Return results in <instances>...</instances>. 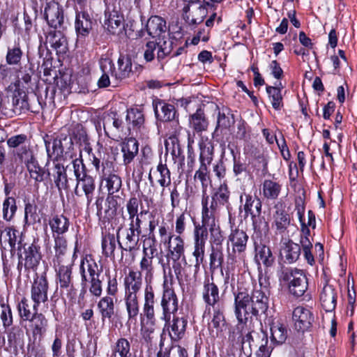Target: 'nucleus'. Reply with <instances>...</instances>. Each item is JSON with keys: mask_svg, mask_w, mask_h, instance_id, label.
Listing matches in <instances>:
<instances>
[{"mask_svg": "<svg viewBox=\"0 0 357 357\" xmlns=\"http://www.w3.org/2000/svg\"><path fill=\"white\" fill-rule=\"evenodd\" d=\"M278 275L280 281L288 283L289 291L294 296L300 297L307 291V279L301 270L282 267Z\"/></svg>", "mask_w": 357, "mask_h": 357, "instance_id": "39448f33", "label": "nucleus"}, {"mask_svg": "<svg viewBox=\"0 0 357 357\" xmlns=\"http://www.w3.org/2000/svg\"><path fill=\"white\" fill-rule=\"evenodd\" d=\"M79 186L86 198V206H89L93 199V194L96 188L93 178L88 175L82 177L80 180L77 181L75 194L78 197H81L82 195L81 192L79 190Z\"/></svg>", "mask_w": 357, "mask_h": 357, "instance_id": "393cba45", "label": "nucleus"}, {"mask_svg": "<svg viewBox=\"0 0 357 357\" xmlns=\"http://www.w3.org/2000/svg\"><path fill=\"white\" fill-rule=\"evenodd\" d=\"M22 162L26 165L30 177L36 182L40 183L44 180L45 171L39 166L34 155L32 156L31 160H24Z\"/></svg>", "mask_w": 357, "mask_h": 357, "instance_id": "a18cd8bd", "label": "nucleus"}, {"mask_svg": "<svg viewBox=\"0 0 357 357\" xmlns=\"http://www.w3.org/2000/svg\"><path fill=\"white\" fill-rule=\"evenodd\" d=\"M123 165L131 163L139 152V143L132 137L126 139L121 145Z\"/></svg>", "mask_w": 357, "mask_h": 357, "instance_id": "7c9ffc66", "label": "nucleus"}, {"mask_svg": "<svg viewBox=\"0 0 357 357\" xmlns=\"http://www.w3.org/2000/svg\"><path fill=\"white\" fill-rule=\"evenodd\" d=\"M23 56V52L20 43L10 45L7 48L6 61L10 66H18L20 64Z\"/></svg>", "mask_w": 357, "mask_h": 357, "instance_id": "09e8293b", "label": "nucleus"}, {"mask_svg": "<svg viewBox=\"0 0 357 357\" xmlns=\"http://www.w3.org/2000/svg\"><path fill=\"white\" fill-rule=\"evenodd\" d=\"M202 298L207 306L215 307L218 305H223L224 302L221 300L219 289L213 282V278H207L204 282L202 291Z\"/></svg>", "mask_w": 357, "mask_h": 357, "instance_id": "9b49d317", "label": "nucleus"}, {"mask_svg": "<svg viewBox=\"0 0 357 357\" xmlns=\"http://www.w3.org/2000/svg\"><path fill=\"white\" fill-rule=\"evenodd\" d=\"M62 30L50 31L46 37V42L56 50L57 54H64L68 50V42Z\"/></svg>", "mask_w": 357, "mask_h": 357, "instance_id": "a878e982", "label": "nucleus"}, {"mask_svg": "<svg viewBox=\"0 0 357 357\" xmlns=\"http://www.w3.org/2000/svg\"><path fill=\"white\" fill-rule=\"evenodd\" d=\"M271 333V340L273 344H283L288 336V331L286 326L279 320L273 319L269 324Z\"/></svg>", "mask_w": 357, "mask_h": 357, "instance_id": "58836bf2", "label": "nucleus"}, {"mask_svg": "<svg viewBox=\"0 0 357 357\" xmlns=\"http://www.w3.org/2000/svg\"><path fill=\"white\" fill-rule=\"evenodd\" d=\"M207 236L208 232L202 229L199 231H195V245L192 255L195 258V266L196 268H199V266L204 261Z\"/></svg>", "mask_w": 357, "mask_h": 357, "instance_id": "6ab92c4d", "label": "nucleus"}, {"mask_svg": "<svg viewBox=\"0 0 357 357\" xmlns=\"http://www.w3.org/2000/svg\"><path fill=\"white\" fill-rule=\"evenodd\" d=\"M49 225L51 228L52 236H64L68 231L70 221L63 215H54L49 219Z\"/></svg>", "mask_w": 357, "mask_h": 357, "instance_id": "f704fd0d", "label": "nucleus"}, {"mask_svg": "<svg viewBox=\"0 0 357 357\" xmlns=\"http://www.w3.org/2000/svg\"><path fill=\"white\" fill-rule=\"evenodd\" d=\"M59 268L56 273V278L60 289L66 290L70 292L74 290V284L72 277V266L73 264L64 265H56Z\"/></svg>", "mask_w": 357, "mask_h": 357, "instance_id": "f3484780", "label": "nucleus"}, {"mask_svg": "<svg viewBox=\"0 0 357 357\" xmlns=\"http://www.w3.org/2000/svg\"><path fill=\"white\" fill-rule=\"evenodd\" d=\"M296 210L297 211V215L299 219V221L301 224V231L302 235L300 239V243L301 245L302 249L307 250L312 248V243L308 238L310 235V229L305 225V223L303 220L304 218V211L305 208L303 206V203L302 200L300 199L299 202H296Z\"/></svg>", "mask_w": 357, "mask_h": 357, "instance_id": "c85d7f7f", "label": "nucleus"}, {"mask_svg": "<svg viewBox=\"0 0 357 357\" xmlns=\"http://www.w3.org/2000/svg\"><path fill=\"white\" fill-rule=\"evenodd\" d=\"M282 185L271 179H264L261 184L263 197L268 200H275L279 197Z\"/></svg>", "mask_w": 357, "mask_h": 357, "instance_id": "a19ab883", "label": "nucleus"}, {"mask_svg": "<svg viewBox=\"0 0 357 357\" xmlns=\"http://www.w3.org/2000/svg\"><path fill=\"white\" fill-rule=\"evenodd\" d=\"M189 122L190 126L197 132L206 130L208 126V121L204 112L200 108L197 109L195 113L190 116Z\"/></svg>", "mask_w": 357, "mask_h": 357, "instance_id": "79ce46f5", "label": "nucleus"}, {"mask_svg": "<svg viewBox=\"0 0 357 357\" xmlns=\"http://www.w3.org/2000/svg\"><path fill=\"white\" fill-rule=\"evenodd\" d=\"M22 249L23 252L19 255L18 271L21 272L23 266L25 271H35L41 259L40 248L34 243H25Z\"/></svg>", "mask_w": 357, "mask_h": 357, "instance_id": "423d86ee", "label": "nucleus"}, {"mask_svg": "<svg viewBox=\"0 0 357 357\" xmlns=\"http://www.w3.org/2000/svg\"><path fill=\"white\" fill-rule=\"evenodd\" d=\"M195 181H199L201 183L202 188V197L208 196L206 193L207 188L211 183L208 167H199L195 172L194 176Z\"/></svg>", "mask_w": 357, "mask_h": 357, "instance_id": "5fc2aeb1", "label": "nucleus"}, {"mask_svg": "<svg viewBox=\"0 0 357 357\" xmlns=\"http://www.w3.org/2000/svg\"><path fill=\"white\" fill-rule=\"evenodd\" d=\"M141 234L136 233L135 231L131 230L128 227L126 230V248H123L120 242H119V246L122 250L132 252L134 250L137 245L139 241V236ZM118 241H119L118 240Z\"/></svg>", "mask_w": 357, "mask_h": 357, "instance_id": "4d7b16f0", "label": "nucleus"}, {"mask_svg": "<svg viewBox=\"0 0 357 357\" xmlns=\"http://www.w3.org/2000/svg\"><path fill=\"white\" fill-rule=\"evenodd\" d=\"M44 141L48 158L54 157L53 162L70 160L79 153L70 135L60 133L54 138L47 135Z\"/></svg>", "mask_w": 357, "mask_h": 357, "instance_id": "f03ea898", "label": "nucleus"}, {"mask_svg": "<svg viewBox=\"0 0 357 357\" xmlns=\"http://www.w3.org/2000/svg\"><path fill=\"white\" fill-rule=\"evenodd\" d=\"M116 249V239L112 234H107L102 236V250L105 257L114 259V250Z\"/></svg>", "mask_w": 357, "mask_h": 357, "instance_id": "603ef678", "label": "nucleus"}, {"mask_svg": "<svg viewBox=\"0 0 357 357\" xmlns=\"http://www.w3.org/2000/svg\"><path fill=\"white\" fill-rule=\"evenodd\" d=\"M48 288V282L45 274L40 276L37 275L34 278L31 289V296L33 301V310H36L41 303L47 301Z\"/></svg>", "mask_w": 357, "mask_h": 357, "instance_id": "1a4fd4ad", "label": "nucleus"}, {"mask_svg": "<svg viewBox=\"0 0 357 357\" xmlns=\"http://www.w3.org/2000/svg\"><path fill=\"white\" fill-rule=\"evenodd\" d=\"M230 191L226 183L221 184L218 188L213 192L210 203H213L216 207L218 205H225L229 203Z\"/></svg>", "mask_w": 357, "mask_h": 357, "instance_id": "de8ad7c7", "label": "nucleus"}, {"mask_svg": "<svg viewBox=\"0 0 357 357\" xmlns=\"http://www.w3.org/2000/svg\"><path fill=\"white\" fill-rule=\"evenodd\" d=\"M71 160L73 165L74 174L77 181L80 180L85 176H88L85 171V165L82 159L81 151H79L77 156Z\"/></svg>", "mask_w": 357, "mask_h": 357, "instance_id": "774afa93", "label": "nucleus"}, {"mask_svg": "<svg viewBox=\"0 0 357 357\" xmlns=\"http://www.w3.org/2000/svg\"><path fill=\"white\" fill-rule=\"evenodd\" d=\"M157 171L160 174V178L158 180V183L161 187H162V194H163L165 188L171 184V173L169 169L167 168V165L163 164L162 162H160L157 166Z\"/></svg>", "mask_w": 357, "mask_h": 357, "instance_id": "680f3d73", "label": "nucleus"}, {"mask_svg": "<svg viewBox=\"0 0 357 357\" xmlns=\"http://www.w3.org/2000/svg\"><path fill=\"white\" fill-rule=\"evenodd\" d=\"M80 274L83 289L79 294V297L83 298L86 291L84 288L86 282L99 278L100 271L96 262L86 261V263H84L82 261L80 265Z\"/></svg>", "mask_w": 357, "mask_h": 357, "instance_id": "412c9836", "label": "nucleus"}, {"mask_svg": "<svg viewBox=\"0 0 357 357\" xmlns=\"http://www.w3.org/2000/svg\"><path fill=\"white\" fill-rule=\"evenodd\" d=\"M165 243L167 241L165 240ZM168 255L169 259H185V243L180 236L170 235L168 237Z\"/></svg>", "mask_w": 357, "mask_h": 357, "instance_id": "bb28decb", "label": "nucleus"}, {"mask_svg": "<svg viewBox=\"0 0 357 357\" xmlns=\"http://www.w3.org/2000/svg\"><path fill=\"white\" fill-rule=\"evenodd\" d=\"M164 271L163 294L161 300V306L162 307V316L161 319L165 322H169L171 319V314H174L178 310V298L173 289L168 287L167 284L166 269Z\"/></svg>", "mask_w": 357, "mask_h": 357, "instance_id": "6e6552de", "label": "nucleus"}, {"mask_svg": "<svg viewBox=\"0 0 357 357\" xmlns=\"http://www.w3.org/2000/svg\"><path fill=\"white\" fill-rule=\"evenodd\" d=\"M155 43H157V56L159 60L164 59L172 52L173 43L170 40H165V35H162L160 38H157Z\"/></svg>", "mask_w": 357, "mask_h": 357, "instance_id": "bf43d9fd", "label": "nucleus"}, {"mask_svg": "<svg viewBox=\"0 0 357 357\" xmlns=\"http://www.w3.org/2000/svg\"><path fill=\"white\" fill-rule=\"evenodd\" d=\"M102 182L107 189L108 195H112L119 191L122 186L121 177L116 174H107L102 176Z\"/></svg>", "mask_w": 357, "mask_h": 357, "instance_id": "8fccbe9b", "label": "nucleus"}, {"mask_svg": "<svg viewBox=\"0 0 357 357\" xmlns=\"http://www.w3.org/2000/svg\"><path fill=\"white\" fill-rule=\"evenodd\" d=\"M104 27L112 34H120L124 29L123 15L114 10L106 12Z\"/></svg>", "mask_w": 357, "mask_h": 357, "instance_id": "aec40b11", "label": "nucleus"}, {"mask_svg": "<svg viewBox=\"0 0 357 357\" xmlns=\"http://www.w3.org/2000/svg\"><path fill=\"white\" fill-rule=\"evenodd\" d=\"M132 73L131 58L127 54H121L118 59V69L112 73L117 81L128 78Z\"/></svg>", "mask_w": 357, "mask_h": 357, "instance_id": "e433bc0d", "label": "nucleus"}, {"mask_svg": "<svg viewBox=\"0 0 357 357\" xmlns=\"http://www.w3.org/2000/svg\"><path fill=\"white\" fill-rule=\"evenodd\" d=\"M266 92L271 98V104L275 109H280L282 106V96L279 86H267Z\"/></svg>", "mask_w": 357, "mask_h": 357, "instance_id": "69168bd1", "label": "nucleus"}, {"mask_svg": "<svg viewBox=\"0 0 357 357\" xmlns=\"http://www.w3.org/2000/svg\"><path fill=\"white\" fill-rule=\"evenodd\" d=\"M234 115L231 114L229 109H219L217 118V125L215 126L213 135H218V132H222L224 130H229L234 124Z\"/></svg>", "mask_w": 357, "mask_h": 357, "instance_id": "ea45409f", "label": "nucleus"}, {"mask_svg": "<svg viewBox=\"0 0 357 357\" xmlns=\"http://www.w3.org/2000/svg\"><path fill=\"white\" fill-rule=\"evenodd\" d=\"M125 295L138 296L142 287V272L130 271L124 278Z\"/></svg>", "mask_w": 357, "mask_h": 357, "instance_id": "b1692460", "label": "nucleus"}, {"mask_svg": "<svg viewBox=\"0 0 357 357\" xmlns=\"http://www.w3.org/2000/svg\"><path fill=\"white\" fill-rule=\"evenodd\" d=\"M98 308L101 314L102 321L105 319H110L114 314V301L113 298L109 296L102 297L98 303Z\"/></svg>", "mask_w": 357, "mask_h": 357, "instance_id": "c03bdc74", "label": "nucleus"}, {"mask_svg": "<svg viewBox=\"0 0 357 357\" xmlns=\"http://www.w3.org/2000/svg\"><path fill=\"white\" fill-rule=\"evenodd\" d=\"M92 24L93 20L88 13L85 11L77 13L75 28L78 37L88 36L92 29Z\"/></svg>", "mask_w": 357, "mask_h": 357, "instance_id": "c756f323", "label": "nucleus"}, {"mask_svg": "<svg viewBox=\"0 0 357 357\" xmlns=\"http://www.w3.org/2000/svg\"><path fill=\"white\" fill-rule=\"evenodd\" d=\"M240 202L245 215L251 216L255 234L266 235L268 231V224L261 216L262 204L260 199L244 191L240 195Z\"/></svg>", "mask_w": 357, "mask_h": 357, "instance_id": "7ed1b4c3", "label": "nucleus"}, {"mask_svg": "<svg viewBox=\"0 0 357 357\" xmlns=\"http://www.w3.org/2000/svg\"><path fill=\"white\" fill-rule=\"evenodd\" d=\"M272 227L275 229V234H282L288 229L291 223L289 215L284 210L282 204L278 202L274 206Z\"/></svg>", "mask_w": 357, "mask_h": 357, "instance_id": "ddd939ff", "label": "nucleus"}, {"mask_svg": "<svg viewBox=\"0 0 357 357\" xmlns=\"http://www.w3.org/2000/svg\"><path fill=\"white\" fill-rule=\"evenodd\" d=\"M48 176H52L58 190L61 192L62 190H68L69 188V180L66 174V167L59 162L54 161V168L52 173L48 172Z\"/></svg>", "mask_w": 357, "mask_h": 357, "instance_id": "5701e85b", "label": "nucleus"}, {"mask_svg": "<svg viewBox=\"0 0 357 357\" xmlns=\"http://www.w3.org/2000/svg\"><path fill=\"white\" fill-rule=\"evenodd\" d=\"M29 321L32 322L33 334L42 335L46 332L47 320L45 315L38 312V308L35 310V314L33 318Z\"/></svg>", "mask_w": 357, "mask_h": 357, "instance_id": "3c124183", "label": "nucleus"}, {"mask_svg": "<svg viewBox=\"0 0 357 357\" xmlns=\"http://www.w3.org/2000/svg\"><path fill=\"white\" fill-rule=\"evenodd\" d=\"M7 144L13 149V153L21 162L31 160L33 155L30 140L24 134L16 135L7 140Z\"/></svg>", "mask_w": 357, "mask_h": 357, "instance_id": "0eeeda50", "label": "nucleus"}, {"mask_svg": "<svg viewBox=\"0 0 357 357\" xmlns=\"http://www.w3.org/2000/svg\"><path fill=\"white\" fill-rule=\"evenodd\" d=\"M301 246L294 243L291 239H285L282 244L280 255L288 264L296 261L301 255Z\"/></svg>", "mask_w": 357, "mask_h": 357, "instance_id": "c9c22d12", "label": "nucleus"}, {"mask_svg": "<svg viewBox=\"0 0 357 357\" xmlns=\"http://www.w3.org/2000/svg\"><path fill=\"white\" fill-rule=\"evenodd\" d=\"M187 324L188 320L185 317L174 316L172 321L166 322L165 327L167 326L171 339L178 341L183 337Z\"/></svg>", "mask_w": 357, "mask_h": 357, "instance_id": "4be33fe9", "label": "nucleus"}, {"mask_svg": "<svg viewBox=\"0 0 357 357\" xmlns=\"http://www.w3.org/2000/svg\"><path fill=\"white\" fill-rule=\"evenodd\" d=\"M17 310L19 312L20 317L24 321H29L35 314V310L33 306L31 305L29 301L26 298H23L17 305Z\"/></svg>", "mask_w": 357, "mask_h": 357, "instance_id": "052dcab7", "label": "nucleus"}, {"mask_svg": "<svg viewBox=\"0 0 357 357\" xmlns=\"http://www.w3.org/2000/svg\"><path fill=\"white\" fill-rule=\"evenodd\" d=\"M209 196H206L202 199V225L197 226L195 231L199 229L210 231L211 238L215 243L219 244L222 240V236L220 230L217 220L218 207L213 205V203H208Z\"/></svg>", "mask_w": 357, "mask_h": 357, "instance_id": "20e7f679", "label": "nucleus"}, {"mask_svg": "<svg viewBox=\"0 0 357 357\" xmlns=\"http://www.w3.org/2000/svg\"><path fill=\"white\" fill-rule=\"evenodd\" d=\"M211 321L208 324V329L213 337H218L227 328L225 317V305L212 308Z\"/></svg>", "mask_w": 357, "mask_h": 357, "instance_id": "f8f14e48", "label": "nucleus"}, {"mask_svg": "<svg viewBox=\"0 0 357 357\" xmlns=\"http://www.w3.org/2000/svg\"><path fill=\"white\" fill-rule=\"evenodd\" d=\"M17 211L16 201L13 197H8L3 203V218L10 221Z\"/></svg>", "mask_w": 357, "mask_h": 357, "instance_id": "0e129e2a", "label": "nucleus"}, {"mask_svg": "<svg viewBox=\"0 0 357 357\" xmlns=\"http://www.w3.org/2000/svg\"><path fill=\"white\" fill-rule=\"evenodd\" d=\"M216 244L215 248H213L210 255V268L212 271L221 268L224 261V255L221 247Z\"/></svg>", "mask_w": 357, "mask_h": 357, "instance_id": "13d9d810", "label": "nucleus"}, {"mask_svg": "<svg viewBox=\"0 0 357 357\" xmlns=\"http://www.w3.org/2000/svg\"><path fill=\"white\" fill-rule=\"evenodd\" d=\"M15 86L12 97L13 111L15 114H20L30 109L28 96L24 90L20 88V81L15 83Z\"/></svg>", "mask_w": 357, "mask_h": 357, "instance_id": "a211bd4d", "label": "nucleus"}, {"mask_svg": "<svg viewBox=\"0 0 357 357\" xmlns=\"http://www.w3.org/2000/svg\"><path fill=\"white\" fill-rule=\"evenodd\" d=\"M255 245L256 250L255 257L257 260L261 261L266 267L272 266L275 258L273 256L270 248L261 243L257 244V242H255Z\"/></svg>", "mask_w": 357, "mask_h": 357, "instance_id": "37998d69", "label": "nucleus"}, {"mask_svg": "<svg viewBox=\"0 0 357 357\" xmlns=\"http://www.w3.org/2000/svg\"><path fill=\"white\" fill-rule=\"evenodd\" d=\"M229 240L234 253L241 254L245 252L248 240V236L242 229H235L231 230Z\"/></svg>", "mask_w": 357, "mask_h": 357, "instance_id": "473e14b6", "label": "nucleus"}, {"mask_svg": "<svg viewBox=\"0 0 357 357\" xmlns=\"http://www.w3.org/2000/svg\"><path fill=\"white\" fill-rule=\"evenodd\" d=\"M320 301L326 312H332L335 310L337 303V292L332 285L326 284L324 287L320 294Z\"/></svg>", "mask_w": 357, "mask_h": 357, "instance_id": "2f4dec72", "label": "nucleus"}, {"mask_svg": "<svg viewBox=\"0 0 357 357\" xmlns=\"http://www.w3.org/2000/svg\"><path fill=\"white\" fill-rule=\"evenodd\" d=\"M167 149H171V153L174 158L178 159L181 163H183L185 157L179 144L178 138L176 135H173L169 137V141L165 143Z\"/></svg>", "mask_w": 357, "mask_h": 357, "instance_id": "864d4df0", "label": "nucleus"}, {"mask_svg": "<svg viewBox=\"0 0 357 357\" xmlns=\"http://www.w3.org/2000/svg\"><path fill=\"white\" fill-rule=\"evenodd\" d=\"M126 310L128 321L135 320L139 313V301L138 296L125 295Z\"/></svg>", "mask_w": 357, "mask_h": 357, "instance_id": "49530a36", "label": "nucleus"}, {"mask_svg": "<svg viewBox=\"0 0 357 357\" xmlns=\"http://www.w3.org/2000/svg\"><path fill=\"white\" fill-rule=\"evenodd\" d=\"M45 18L50 26L56 29H64V15L63 8L55 1L46 4Z\"/></svg>", "mask_w": 357, "mask_h": 357, "instance_id": "9d476101", "label": "nucleus"}, {"mask_svg": "<svg viewBox=\"0 0 357 357\" xmlns=\"http://www.w3.org/2000/svg\"><path fill=\"white\" fill-rule=\"evenodd\" d=\"M155 116L162 121H171L176 118V109L174 105L162 101L153 103Z\"/></svg>", "mask_w": 357, "mask_h": 357, "instance_id": "72a5a7b5", "label": "nucleus"}, {"mask_svg": "<svg viewBox=\"0 0 357 357\" xmlns=\"http://www.w3.org/2000/svg\"><path fill=\"white\" fill-rule=\"evenodd\" d=\"M146 30L152 38H160L167 31L166 21L160 16H151L146 22Z\"/></svg>", "mask_w": 357, "mask_h": 357, "instance_id": "cd10ccee", "label": "nucleus"}, {"mask_svg": "<svg viewBox=\"0 0 357 357\" xmlns=\"http://www.w3.org/2000/svg\"><path fill=\"white\" fill-rule=\"evenodd\" d=\"M126 119L129 123H132L134 127L137 128H140L144 123V114L138 109L128 110Z\"/></svg>", "mask_w": 357, "mask_h": 357, "instance_id": "338daca9", "label": "nucleus"}, {"mask_svg": "<svg viewBox=\"0 0 357 357\" xmlns=\"http://www.w3.org/2000/svg\"><path fill=\"white\" fill-rule=\"evenodd\" d=\"M5 231L8 237V241L11 248V250L15 249V246L18 244V250H21L23 245H22V236L20 232L12 227L6 228Z\"/></svg>", "mask_w": 357, "mask_h": 357, "instance_id": "e2e57ef3", "label": "nucleus"}, {"mask_svg": "<svg viewBox=\"0 0 357 357\" xmlns=\"http://www.w3.org/2000/svg\"><path fill=\"white\" fill-rule=\"evenodd\" d=\"M207 15V9L204 6L199 5L192 7L187 4L183 8V17L189 25L202 23Z\"/></svg>", "mask_w": 357, "mask_h": 357, "instance_id": "dca6fc26", "label": "nucleus"}, {"mask_svg": "<svg viewBox=\"0 0 357 357\" xmlns=\"http://www.w3.org/2000/svg\"><path fill=\"white\" fill-rule=\"evenodd\" d=\"M268 309V297L261 289L253 290L251 295L240 289L234 293V314L238 324L229 338L240 344L242 350L251 352L252 347L259 348L263 357H269L268 335L258 319Z\"/></svg>", "mask_w": 357, "mask_h": 357, "instance_id": "f257e3e1", "label": "nucleus"}, {"mask_svg": "<svg viewBox=\"0 0 357 357\" xmlns=\"http://www.w3.org/2000/svg\"><path fill=\"white\" fill-rule=\"evenodd\" d=\"M155 293L151 280L146 282L144 289L143 312L147 321L153 324L155 321Z\"/></svg>", "mask_w": 357, "mask_h": 357, "instance_id": "2eb2a0df", "label": "nucleus"}, {"mask_svg": "<svg viewBox=\"0 0 357 357\" xmlns=\"http://www.w3.org/2000/svg\"><path fill=\"white\" fill-rule=\"evenodd\" d=\"M54 241V257L53 262L54 265L63 264L67 258L68 243L64 236H52Z\"/></svg>", "mask_w": 357, "mask_h": 357, "instance_id": "4c0bfd02", "label": "nucleus"}, {"mask_svg": "<svg viewBox=\"0 0 357 357\" xmlns=\"http://www.w3.org/2000/svg\"><path fill=\"white\" fill-rule=\"evenodd\" d=\"M292 318L296 330L301 332L308 330L314 321L312 313L303 306H298L294 310Z\"/></svg>", "mask_w": 357, "mask_h": 357, "instance_id": "4468645a", "label": "nucleus"}, {"mask_svg": "<svg viewBox=\"0 0 357 357\" xmlns=\"http://www.w3.org/2000/svg\"><path fill=\"white\" fill-rule=\"evenodd\" d=\"M213 150L211 142L200 144L199 167H208L213 160Z\"/></svg>", "mask_w": 357, "mask_h": 357, "instance_id": "6e6d98bb", "label": "nucleus"}]
</instances>
